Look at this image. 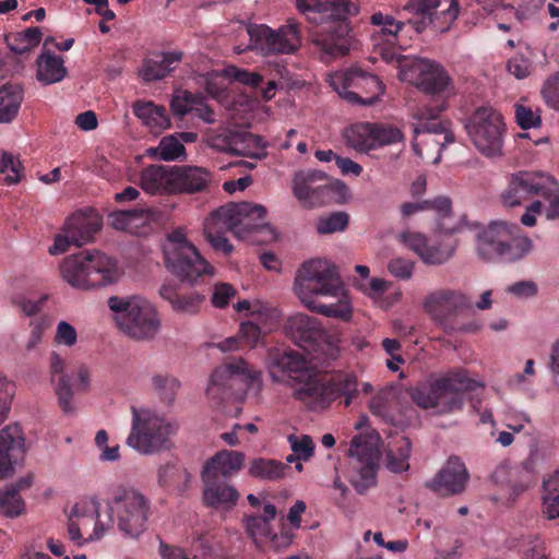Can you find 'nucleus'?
Returning <instances> with one entry per match:
<instances>
[{
    "label": "nucleus",
    "mask_w": 559,
    "mask_h": 559,
    "mask_svg": "<svg viewBox=\"0 0 559 559\" xmlns=\"http://www.w3.org/2000/svg\"><path fill=\"white\" fill-rule=\"evenodd\" d=\"M269 370L276 381L285 377L306 381L295 391V396L311 409L328 408L335 400L343 396V404L348 407L358 395V380L352 372H336L326 380H310L311 371L305 357L293 350H274L270 353Z\"/></svg>",
    "instance_id": "f257e3e1"
},
{
    "label": "nucleus",
    "mask_w": 559,
    "mask_h": 559,
    "mask_svg": "<svg viewBox=\"0 0 559 559\" xmlns=\"http://www.w3.org/2000/svg\"><path fill=\"white\" fill-rule=\"evenodd\" d=\"M295 284L299 298L311 311L343 321L352 318V307L337 269L330 262L321 259L305 262Z\"/></svg>",
    "instance_id": "f03ea898"
},
{
    "label": "nucleus",
    "mask_w": 559,
    "mask_h": 559,
    "mask_svg": "<svg viewBox=\"0 0 559 559\" xmlns=\"http://www.w3.org/2000/svg\"><path fill=\"white\" fill-rule=\"evenodd\" d=\"M408 72L413 78L414 84L425 94L438 96V99L431 102L415 115L418 123L414 128V140L412 148L414 153L423 158V152L416 138L419 134H442L447 143L454 142V135L449 132V121L440 119V114L448 107L447 98L453 93L452 79L447 70L438 62L429 59L414 60Z\"/></svg>",
    "instance_id": "7ed1b4c3"
},
{
    "label": "nucleus",
    "mask_w": 559,
    "mask_h": 559,
    "mask_svg": "<svg viewBox=\"0 0 559 559\" xmlns=\"http://www.w3.org/2000/svg\"><path fill=\"white\" fill-rule=\"evenodd\" d=\"M297 10L312 24L321 25L313 44L330 57L349 52L353 29L348 15L356 14L355 3L345 0H296Z\"/></svg>",
    "instance_id": "20e7f679"
},
{
    "label": "nucleus",
    "mask_w": 559,
    "mask_h": 559,
    "mask_svg": "<svg viewBox=\"0 0 559 559\" xmlns=\"http://www.w3.org/2000/svg\"><path fill=\"white\" fill-rule=\"evenodd\" d=\"M480 384L466 371L455 370L412 388V401L423 409H433L438 415H448L463 409L466 396Z\"/></svg>",
    "instance_id": "39448f33"
},
{
    "label": "nucleus",
    "mask_w": 559,
    "mask_h": 559,
    "mask_svg": "<svg viewBox=\"0 0 559 559\" xmlns=\"http://www.w3.org/2000/svg\"><path fill=\"white\" fill-rule=\"evenodd\" d=\"M60 272L69 285L84 290L115 284L121 276L117 260L97 250L67 257Z\"/></svg>",
    "instance_id": "423d86ee"
},
{
    "label": "nucleus",
    "mask_w": 559,
    "mask_h": 559,
    "mask_svg": "<svg viewBox=\"0 0 559 559\" xmlns=\"http://www.w3.org/2000/svg\"><path fill=\"white\" fill-rule=\"evenodd\" d=\"M533 248L532 240L520 234L516 225L493 222L477 234L476 250L488 262L513 263L523 259Z\"/></svg>",
    "instance_id": "0eeeda50"
},
{
    "label": "nucleus",
    "mask_w": 559,
    "mask_h": 559,
    "mask_svg": "<svg viewBox=\"0 0 559 559\" xmlns=\"http://www.w3.org/2000/svg\"><path fill=\"white\" fill-rule=\"evenodd\" d=\"M164 258L167 270L181 282L194 284L214 274V267L179 229L169 234L164 245Z\"/></svg>",
    "instance_id": "6e6552de"
},
{
    "label": "nucleus",
    "mask_w": 559,
    "mask_h": 559,
    "mask_svg": "<svg viewBox=\"0 0 559 559\" xmlns=\"http://www.w3.org/2000/svg\"><path fill=\"white\" fill-rule=\"evenodd\" d=\"M109 309L117 313L119 328L136 340H148L159 330L160 321L153 305L140 296L108 299Z\"/></svg>",
    "instance_id": "1a4fd4ad"
},
{
    "label": "nucleus",
    "mask_w": 559,
    "mask_h": 559,
    "mask_svg": "<svg viewBox=\"0 0 559 559\" xmlns=\"http://www.w3.org/2000/svg\"><path fill=\"white\" fill-rule=\"evenodd\" d=\"M117 515L118 530L126 536L138 538L147 528L151 513L150 501L132 488L119 487L114 490L107 503L106 519Z\"/></svg>",
    "instance_id": "9d476101"
},
{
    "label": "nucleus",
    "mask_w": 559,
    "mask_h": 559,
    "mask_svg": "<svg viewBox=\"0 0 559 559\" xmlns=\"http://www.w3.org/2000/svg\"><path fill=\"white\" fill-rule=\"evenodd\" d=\"M132 427L127 443L142 454H152L167 448L176 426L147 408L131 407Z\"/></svg>",
    "instance_id": "9b49d317"
},
{
    "label": "nucleus",
    "mask_w": 559,
    "mask_h": 559,
    "mask_svg": "<svg viewBox=\"0 0 559 559\" xmlns=\"http://www.w3.org/2000/svg\"><path fill=\"white\" fill-rule=\"evenodd\" d=\"M249 504L255 509L252 514L243 516L246 533L259 546L270 544L274 549L287 547L292 544L295 534L282 523L280 533L272 528V521L277 515L276 507L266 499H261L252 493L247 496Z\"/></svg>",
    "instance_id": "f8f14e48"
},
{
    "label": "nucleus",
    "mask_w": 559,
    "mask_h": 559,
    "mask_svg": "<svg viewBox=\"0 0 559 559\" xmlns=\"http://www.w3.org/2000/svg\"><path fill=\"white\" fill-rule=\"evenodd\" d=\"M424 310L431 320L452 334L467 331V325L457 322V317L473 308L472 299L460 289L440 288L429 293L423 300Z\"/></svg>",
    "instance_id": "ddd939ff"
},
{
    "label": "nucleus",
    "mask_w": 559,
    "mask_h": 559,
    "mask_svg": "<svg viewBox=\"0 0 559 559\" xmlns=\"http://www.w3.org/2000/svg\"><path fill=\"white\" fill-rule=\"evenodd\" d=\"M466 131L477 150L487 156L501 153L504 122L491 107H479L468 118Z\"/></svg>",
    "instance_id": "4468645a"
},
{
    "label": "nucleus",
    "mask_w": 559,
    "mask_h": 559,
    "mask_svg": "<svg viewBox=\"0 0 559 559\" xmlns=\"http://www.w3.org/2000/svg\"><path fill=\"white\" fill-rule=\"evenodd\" d=\"M248 34L251 49L263 56L294 53L301 45L299 23L293 20L276 31L266 25H253Z\"/></svg>",
    "instance_id": "2eb2a0df"
},
{
    "label": "nucleus",
    "mask_w": 559,
    "mask_h": 559,
    "mask_svg": "<svg viewBox=\"0 0 559 559\" xmlns=\"http://www.w3.org/2000/svg\"><path fill=\"white\" fill-rule=\"evenodd\" d=\"M112 527V519L103 520L95 501L75 503L68 520L69 539L79 547L100 539Z\"/></svg>",
    "instance_id": "dca6fc26"
},
{
    "label": "nucleus",
    "mask_w": 559,
    "mask_h": 559,
    "mask_svg": "<svg viewBox=\"0 0 559 559\" xmlns=\"http://www.w3.org/2000/svg\"><path fill=\"white\" fill-rule=\"evenodd\" d=\"M332 84L338 94L350 103L373 105L383 93V85L377 75L358 67L336 73Z\"/></svg>",
    "instance_id": "f3484780"
},
{
    "label": "nucleus",
    "mask_w": 559,
    "mask_h": 559,
    "mask_svg": "<svg viewBox=\"0 0 559 559\" xmlns=\"http://www.w3.org/2000/svg\"><path fill=\"white\" fill-rule=\"evenodd\" d=\"M347 479L359 495L377 484L378 451L360 436H355L349 445Z\"/></svg>",
    "instance_id": "a211bd4d"
},
{
    "label": "nucleus",
    "mask_w": 559,
    "mask_h": 559,
    "mask_svg": "<svg viewBox=\"0 0 559 559\" xmlns=\"http://www.w3.org/2000/svg\"><path fill=\"white\" fill-rule=\"evenodd\" d=\"M346 191V185L340 180H331L321 170H301L293 179L294 195L308 207L323 203L331 192L344 194Z\"/></svg>",
    "instance_id": "6ab92c4d"
},
{
    "label": "nucleus",
    "mask_w": 559,
    "mask_h": 559,
    "mask_svg": "<svg viewBox=\"0 0 559 559\" xmlns=\"http://www.w3.org/2000/svg\"><path fill=\"white\" fill-rule=\"evenodd\" d=\"M100 228L102 219L96 213L93 211H76L67 218L62 234L55 237L49 253L51 255L60 254L66 252L70 245L81 247L91 242Z\"/></svg>",
    "instance_id": "aec40b11"
},
{
    "label": "nucleus",
    "mask_w": 559,
    "mask_h": 559,
    "mask_svg": "<svg viewBox=\"0 0 559 559\" xmlns=\"http://www.w3.org/2000/svg\"><path fill=\"white\" fill-rule=\"evenodd\" d=\"M216 211L226 228L240 239H246L251 233L267 227L266 209L260 204L228 203Z\"/></svg>",
    "instance_id": "412c9836"
},
{
    "label": "nucleus",
    "mask_w": 559,
    "mask_h": 559,
    "mask_svg": "<svg viewBox=\"0 0 559 559\" xmlns=\"http://www.w3.org/2000/svg\"><path fill=\"white\" fill-rule=\"evenodd\" d=\"M556 188V180L544 173L520 171L512 176L502 194L506 206L521 205L528 198L550 193Z\"/></svg>",
    "instance_id": "4be33fe9"
},
{
    "label": "nucleus",
    "mask_w": 559,
    "mask_h": 559,
    "mask_svg": "<svg viewBox=\"0 0 559 559\" xmlns=\"http://www.w3.org/2000/svg\"><path fill=\"white\" fill-rule=\"evenodd\" d=\"M259 142V138L230 129H219L207 135V144L211 147L219 152L248 156L254 159H262L266 156V152Z\"/></svg>",
    "instance_id": "5701e85b"
},
{
    "label": "nucleus",
    "mask_w": 559,
    "mask_h": 559,
    "mask_svg": "<svg viewBox=\"0 0 559 559\" xmlns=\"http://www.w3.org/2000/svg\"><path fill=\"white\" fill-rule=\"evenodd\" d=\"M26 454L25 438L17 424L0 430V479L12 476Z\"/></svg>",
    "instance_id": "b1692460"
},
{
    "label": "nucleus",
    "mask_w": 559,
    "mask_h": 559,
    "mask_svg": "<svg viewBox=\"0 0 559 559\" xmlns=\"http://www.w3.org/2000/svg\"><path fill=\"white\" fill-rule=\"evenodd\" d=\"M241 379L252 380L249 365L241 358L216 368L210 379L206 393L210 397L225 400L233 396L234 388Z\"/></svg>",
    "instance_id": "393cba45"
},
{
    "label": "nucleus",
    "mask_w": 559,
    "mask_h": 559,
    "mask_svg": "<svg viewBox=\"0 0 559 559\" xmlns=\"http://www.w3.org/2000/svg\"><path fill=\"white\" fill-rule=\"evenodd\" d=\"M192 548L199 552V555L191 556L186 552L182 548L169 545L164 540L159 539L158 554L162 559H195L202 557L203 559H226L227 555L222 546L221 542L211 534L204 533L193 539Z\"/></svg>",
    "instance_id": "a878e982"
},
{
    "label": "nucleus",
    "mask_w": 559,
    "mask_h": 559,
    "mask_svg": "<svg viewBox=\"0 0 559 559\" xmlns=\"http://www.w3.org/2000/svg\"><path fill=\"white\" fill-rule=\"evenodd\" d=\"M290 337L305 349H317L326 340V332L318 319L306 313L288 318L285 326Z\"/></svg>",
    "instance_id": "bb28decb"
},
{
    "label": "nucleus",
    "mask_w": 559,
    "mask_h": 559,
    "mask_svg": "<svg viewBox=\"0 0 559 559\" xmlns=\"http://www.w3.org/2000/svg\"><path fill=\"white\" fill-rule=\"evenodd\" d=\"M468 480V472L465 464L457 456H451L447 464L428 483V487L442 496L460 493L464 490Z\"/></svg>",
    "instance_id": "cd10ccee"
},
{
    "label": "nucleus",
    "mask_w": 559,
    "mask_h": 559,
    "mask_svg": "<svg viewBox=\"0 0 559 559\" xmlns=\"http://www.w3.org/2000/svg\"><path fill=\"white\" fill-rule=\"evenodd\" d=\"M182 58L180 50L153 52L143 60L139 75L147 83L163 80L178 67Z\"/></svg>",
    "instance_id": "c85d7f7f"
},
{
    "label": "nucleus",
    "mask_w": 559,
    "mask_h": 559,
    "mask_svg": "<svg viewBox=\"0 0 559 559\" xmlns=\"http://www.w3.org/2000/svg\"><path fill=\"white\" fill-rule=\"evenodd\" d=\"M202 501L205 507L228 511L233 509L239 499L238 490L225 479L202 478Z\"/></svg>",
    "instance_id": "c756f323"
},
{
    "label": "nucleus",
    "mask_w": 559,
    "mask_h": 559,
    "mask_svg": "<svg viewBox=\"0 0 559 559\" xmlns=\"http://www.w3.org/2000/svg\"><path fill=\"white\" fill-rule=\"evenodd\" d=\"M245 462V454L238 451L222 450L210 457L202 469L201 478L228 480L237 474Z\"/></svg>",
    "instance_id": "7c9ffc66"
},
{
    "label": "nucleus",
    "mask_w": 559,
    "mask_h": 559,
    "mask_svg": "<svg viewBox=\"0 0 559 559\" xmlns=\"http://www.w3.org/2000/svg\"><path fill=\"white\" fill-rule=\"evenodd\" d=\"M174 194L197 193L204 191L212 180V175L203 167L182 165L174 166Z\"/></svg>",
    "instance_id": "2f4dec72"
},
{
    "label": "nucleus",
    "mask_w": 559,
    "mask_h": 559,
    "mask_svg": "<svg viewBox=\"0 0 559 559\" xmlns=\"http://www.w3.org/2000/svg\"><path fill=\"white\" fill-rule=\"evenodd\" d=\"M174 166L150 165L140 174V187L148 194H174Z\"/></svg>",
    "instance_id": "473e14b6"
},
{
    "label": "nucleus",
    "mask_w": 559,
    "mask_h": 559,
    "mask_svg": "<svg viewBox=\"0 0 559 559\" xmlns=\"http://www.w3.org/2000/svg\"><path fill=\"white\" fill-rule=\"evenodd\" d=\"M64 366V359L56 352H52L49 364L51 383L55 386V393L58 397L60 408L64 414H70L73 412V392L70 385V378L63 372Z\"/></svg>",
    "instance_id": "72a5a7b5"
},
{
    "label": "nucleus",
    "mask_w": 559,
    "mask_h": 559,
    "mask_svg": "<svg viewBox=\"0 0 559 559\" xmlns=\"http://www.w3.org/2000/svg\"><path fill=\"white\" fill-rule=\"evenodd\" d=\"M36 63V78L44 84H53L60 82L66 78L68 73L67 68L64 67L63 58L49 51L41 52L37 57Z\"/></svg>",
    "instance_id": "f704fd0d"
},
{
    "label": "nucleus",
    "mask_w": 559,
    "mask_h": 559,
    "mask_svg": "<svg viewBox=\"0 0 559 559\" xmlns=\"http://www.w3.org/2000/svg\"><path fill=\"white\" fill-rule=\"evenodd\" d=\"M225 231L229 230L226 228L223 219L217 216V211L215 210L210 217L205 219L204 236L215 251H221L225 255H228L233 252L234 247L226 238Z\"/></svg>",
    "instance_id": "c9c22d12"
},
{
    "label": "nucleus",
    "mask_w": 559,
    "mask_h": 559,
    "mask_svg": "<svg viewBox=\"0 0 559 559\" xmlns=\"http://www.w3.org/2000/svg\"><path fill=\"white\" fill-rule=\"evenodd\" d=\"M411 449L412 443L406 437H397L390 442L386 450L388 468L394 473L407 471Z\"/></svg>",
    "instance_id": "e433bc0d"
},
{
    "label": "nucleus",
    "mask_w": 559,
    "mask_h": 559,
    "mask_svg": "<svg viewBox=\"0 0 559 559\" xmlns=\"http://www.w3.org/2000/svg\"><path fill=\"white\" fill-rule=\"evenodd\" d=\"M41 37L43 33L39 27H27L22 32L7 35L5 41L12 52L23 55L38 46Z\"/></svg>",
    "instance_id": "4c0bfd02"
},
{
    "label": "nucleus",
    "mask_w": 559,
    "mask_h": 559,
    "mask_svg": "<svg viewBox=\"0 0 559 559\" xmlns=\"http://www.w3.org/2000/svg\"><path fill=\"white\" fill-rule=\"evenodd\" d=\"M289 467L276 460L258 457L251 461L249 474L254 478L277 480L284 477Z\"/></svg>",
    "instance_id": "58836bf2"
},
{
    "label": "nucleus",
    "mask_w": 559,
    "mask_h": 559,
    "mask_svg": "<svg viewBox=\"0 0 559 559\" xmlns=\"http://www.w3.org/2000/svg\"><path fill=\"white\" fill-rule=\"evenodd\" d=\"M23 100V90L10 85L0 90V122H10L17 115Z\"/></svg>",
    "instance_id": "ea45409f"
},
{
    "label": "nucleus",
    "mask_w": 559,
    "mask_h": 559,
    "mask_svg": "<svg viewBox=\"0 0 559 559\" xmlns=\"http://www.w3.org/2000/svg\"><path fill=\"white\" fill-rule=\"evenodd\" d=\"M345 135L348 144L356 151L367 153L374 150L372 123L361 122L353 124L346 130Z\"/></svg>",
    "instance_id": "a19ab883"
},
{
    "label": "nucleus",
    "mask_w": 559,
    "mask_h": 559,
    "mask_svg": "<svg viewBox=\"0 0 559 559\" xmlns=\"http://www.w3.org/2000/svg\"><path fill=\"white\" fill-rule=\"evenodd\" d=\"M148 153L151 156L156 157L160 160H181L186 158V148L177 135L164 136L157 147L150 148Z\"/></svg>",
    "instance_id": "79ce46f5"
},
{
    "label": "nucleus",
    "mask_w": 559,
    "mask_h": 559,
    "mask_svg": "<svg viewBox=\"0 0 559 559\" xmlns=\"http://www.w3.org/2000/svg\"><path fill=\"white\" fill-rule=\"evenodd\" d=\"M370 24L374 26L376 33L381 35L388 44H394L399 33L404 27L403 22L381 11L374 12L370 16Z\"/></svg>",
    "instance_id": "37998d69"
},
{
    "label": "nucleus",
    "mask_w": 559,
    "mask_h": 559,
    "mask_svg": "<svg viewBox=\"0 0 559 559\" xmlns=\"http://www.w3.org/2000/svg\"><path fill=\"white\" fill-rule=\"evenodd\" d=\"M150 216V211L143 207L116 211L111 215V224L116 229L131 230L148 221Z\"/></svg>",
    "instance_id": "c03bdc74"
},
{
    "label": "nucleus",
    "mask_w": 559,
    "mask_h": 559,
    "mask_svg": "<svg viewBox=\"0 0 559 559\" xmlns=\"http://www.w3.org/2000/svg\"><path fill=\"white\" fill-rule=\"evenodd\" d=\"M26 504L16 488L0 490V514L7 519H16L25 513Z\"/></svg>",
    "instance_id": "a18cd8bd"
},
{
    "label": "nucleus",
    "mask_w": 559,
    "mask_h": 559,
    "mask_svg": "<svg viewBox=\"0 0 559 559\" xmlns=\"http://www.w3.org/2000/svg\"><path fill=\"white\" fill-rule=\"evenodd\" d=\"M134 114L152 127L166 129L170 126V120L164 106H155L153 103L135 104Z\"/></svg>",
    "instance_id": "49530a36"
},
{
    "label": "nucleus",
    "mask_w": 559,
    "mask_h": 559,
    "mask_svg": "<svg viewBox=\"0 0 559 559\" xmlns=\"http://www.w3.org/2000/svg\"><path fill=\"white\" fill-rule=\"evenodd\" d=\"M544 513L548 519L559 518V469L544 480Z\"/></svg>",
    "instance_id": "de8ad7c7"
},
{
    "label": "nucleus",
    "mask_w": 559,
    "mask_h": 559,
    "mask_svg": "<svg viewBox=\"0 0 559 559\" xmlns=\"http://www.w3.org/2000/svg\"><path fill=\"white\" fill-rule=\"evenodd\" d=\"M394 394L391 390H384L377 393L369 402V409L373 416H377L390 423L394 419Z\"/></svg>",
    "instance_id": "09e8293b"
},
{
    "label": "nucleus",
    "mask_w": 559,
    "mask_h": 559,
    "mask_svg": "<svg viewBox=\"0 0 559 559\" xmlns=\"http://www.w3.org/2000/svg\"><path fill=\"white\" fill-rule=\"evenodd\" d=\"M348 223L349 215L346 212H332L318 218L316 229L320 235H329L344 231L347 228Z\"/></svg>",
    "instance_id": "8fccbe9b"
},
{
    "label": "nucleus",
    "mask_w": 559,
    "mask_h": 559,
    "mask_svg": "<svg viewBox=\"0 0 559 559\" xmlns=\"http://www.w3.org/2000/svg\"><path fill=\"white\" fill-rule=\"evenodd\" d=\"M154 390L160 400L167 404L174 402L179 390V381L170 376L156 374L152 379Z\"/></svg>",
    "instance_id": "3c124183"
},
{
    "label": "nucleus",
    "mask_w": 559,
    "mask_h": 559,
    "mask_svg": "<svg viewBox=\"0 0 559 559\" xmlns=\"http://www.w3.org/2000/svg\"><path fill=\"white\" fill-rule=\"evenodd\" d=\"M23 166L11 153L2 151L0 159V174L4 175L8 185H15L21 181Z\"/></svg>",
    "instance_id": "603ef678"
},
{
    "label": "nucleus",
    "mask_w": 559,
    "mask_h": 559,
    "mask_svg": "<svg viewBox=\"0 0 559 559\" xmlns=\"http://www.w3.org/2000/svg\"><path fill=\"white\" fill-rule=\"evenodd\" d=\"M374 148L395 144L404 140L402 131L390 124L372 123Z\"/></svg>",
    "instance_id": "864d4df0"
},
{
    "label": "nucleus",
    "mask_w": 559,
    "mask_h": 559,
    "mask_svg": "<svg viewBox=\"0 0 559 559\" xmlns=\"http://www.w3.org/2000/svg\"><path fill=\"white\" fill-rule=\"evenodd\" d=\"M190 478V473L186 468L177 465L167 464L162 466L158 471V483L165 487L175 486L180 480L187 485Z\"/></svg>",
    "instance_id": "5fc2aeb1"
},
{
    "label": "nucleus",
    "mask_w": 559,
    "mask_h": 559,
    "mask_svg": "<svg viewBox=\"0 0 559 559\" xmlns=\"http://www.w3.org/2000/svg\"><path fill=\"white\" fill-rule=\"evenodd\" d=\"M440 0H409L405 5V9L420 15L423 20L417 23L416 29L419 32L421 27H425L426 20L430 21V16L433 14L436 9L439 7Z\"/></svg>",
    "instance_id": "6e6d98bb"
},
{
    "label": "nucleus",
    "mask_w": 559,
    "mask_h": 559,
    "mask_svg": "<svg viewBox=\"0 0 559 559\" xmlns=\"http://www.w3.org/2000/svg\"><path fill=\"white\" fill-rule=\"evenodd\" d=\"M225 76H227L229 80L239 82L243 85L250 86V87H258L263 81V78L261 74L257 72H251L245 69H240L236 66H229L224 70Z\"/></svg>",
    "instance_id": "4d7b16f0"
},
{
    "label": "nucleus",
    "mask_w": 559,
    "mask_h": 559,
    "mask_svg": "<svg viewBox=\"0 0 559 559\" xmlns=\"http://www.w3.org/2000/svg\"><path fill=\"white\" fill-rule=\"evenodd\" d=\"M198 97L190 92L177 93L170 103V108L174 115L183 117L188 112L195 109Z\"/></svg>",
    "instance_id": "13d9d810"
},
{
    "label": "nucleus",
    "mask_w": 559,
    "mask_h": 559,
    "mask_svg": "<svg viewBox=\"0 0 559 559\" xmlns=\"http://www.w3.org/2000/svg\"><path fill=\"white\" fill-rule=\"evenodd\" d=\"M542 96L550 108L559 110V72L550 75L542 87Z\"/></svg>",
    "instance_id": "bf43d9fd"
},
{
    "label": "nucleus",
    "mask_w": 559,
    "mask_h": 559,
    "mask_svg": "<svg viewBox=\"0 0 559 559\" xmlns=\"http://www.w3.org/2000/svg\"><path fill=\"white\" fill-rule=\"evenodd\" d=\"M203 300L204 297L195 292L187 295L178 294L173 309L178 312L195 313Z\"/></svg>",
    "instance_id": "052dcab7"
},
{
    "label": "nucleus",
    "mask_w": 559,
    "mask_h": 559,
    "mask_svg": "<svg viewBox=\"0 0 559 559\" xmlns=\"http://www.w3.org/2000/svg\"><path fill=\"white\" fill-rule=\"evenodd\" d=\"M515 120L523 130L538 127L542 123L540 116L524 105H515Z\"/></svg>",
    "instance_id": "680f3d73"
},
{
    "label": "nucleus",
    "mask_w": 559,
    "mask_h": 559,
    "mask_svg": "<svg viewBox=\"0 0 559 559\" xmlns=\"http://www.w3.org/2000/svg\"><path fill=\"white\" fill-rule=\"evenodd\" d=\"M50 326V320L47 317L35 318L31 321V332L26 343V349H34L43 340L44 332Z\"/></svg>",
    "instance_id": "e2e57ef3"
},
{
    "label": "nucleus",
    "mask_w": 559,
    "mask_h": 559,
    "mask_svg": "<svg viewBox=\"0 0 559 559\" xmlns=\"http://www.w3.org/2000/svg\"><path fill=\"white\" fill-rule=\"evenodd\" d=\"M76 341L78 332L75 328L66 321H60L57 324L55 342L59 345L72 347L73 345L76 344Z\"/></svg>",
    "instance_id": "0e129e2a"
},
{
    "label": "nucleus",
    "mask_w": 559,
    "mask_h": 559,
    "mask_svg": "<svg viewBox=\"0 0 559 559\" xmlns=\"http://www.w3.org/2000/svg\"><path fill=\"white\" fill-rule=\"evenodd\" d=\"M389 272L400 280H409L414 271V262L404 258H394L388 264Z\"/></svg>",
    "instance_id": "69168bd1"
},
{
    "label": "nucleus",
    "mask_w": 559,
    "mask_h": 559,
    "mask_svg": "<svg viewBox=\"0 0 559 559\" xmlns=\"http://www.w3.org/2000/svg\"><path fill=\"white\" fill-rule=\"evenodd\" d=\"M451 255V251H445L437 246H428L427 243L419 258L426 264L439 265L447 262Z\"/></svg>",
    "instance_id": "338daca9"
},
{
    "label": "nucleus",
    "mask_w": 559,
    "mask_h": 559,
    "mask_svg": "<svg viewBox=\"0 0 559 559\" xmlns=\"http://www.w3.org/2000/svg\"><path fill=\"white\" fill-rule=\"evenodd\" d=\"M508 71L516 79H525L532 72V62L522 55L514 56L507 63Z\"/></svg>",
    "instance_id": "774afa93"
}]
</instances>
